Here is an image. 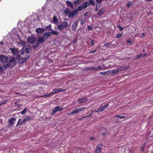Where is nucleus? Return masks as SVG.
Returning <instances> with one entry per match:
<instances>
[{"mask_svg": "<svg viewBox=\"0 0 153 153\" xmlns=\"http://www.w3.org/2000/svg\"><path fill=\"white\" fill-rule=\"evenodd\" d=\"M68 26V24L67 22H62L60 23L58 25L57 27L58 29L60 31L63 30L64 28H66Z\"/></svg>", "mask_w": 153, "mask_h": 153, "instance_id": "f257e3e1", "label": "nucleus"}, {"mask_svg": "<svg viewBox=\"0 0 153 153\" xmlns=\"http://www.w3.org/2000/svg\"><path fill=\"white\" fill-rule=\"evenodd\" d=\"M126 67H120L118 68L116 70H114L110 71V74L113 75L114 74H116L119 72L120 71L122 70H126Z\"/></svg>", "mask_w": 153, "mask_h": 153, "instance_id": "f03ea898", "label": "nucleus"}, {"mask_svg": "<svg viewBox=\"0 0 153 153\" xmlns=\"http://www.w3.org/2000/svg\"><path fill=\"white\" fill-rule=\"evenodd\" d=\"M11 67H13L16 64V58L12 57L10 58L9 61L7 63Z\"/></svg>", "mask_w": 153, "mask_h": 153, "instance_id": "7ed1b4c3", "label": "nucleus"}, {"mask_svg": "<svg viewBox=\"0 0 153 153\" xmlns=\"http://www.w3.org/2000/svg\"><path fill=\"white\" fill-rule=\"evenodd\" d=\"M63 109L62 107L59 106H56L54 109L53 110L51 113V115H53L57 111H60L63 110Z\"/></svg>", "mask_w": 153, "mask_h": 153, "instance_id": "20e7f679", "label": "nucleus"}, {"mask_svg": "<svg viewBox=\"0 0 153 153\" xmlns=\"http://www.w3.org/2000/svg\"><path fill=\"white\" fill-rule=\"evenodd\" d=\"M0 60L3 63H7L8 60V58L6 56L0 55Z\"/></svg>", "mask_w": 153, "mask_h": 153, "instance_id": "39448f33", "label": "nucleus"}, {"mask_svg": "<svg viewBox=\"0 0 153 153\" xmlns=\"http://www.w3.org/2000/svg\"><path fill=\"white\" fill-rule=\"evenodd\" d=\"M66 91L65 89L63 90V88H58L57 89H54L53 90V91L51 92V95H53L54 94L59 93L61 91Z\"/></svg>", "mask_w": 153, "mask_h": 153, "instance_id": "423d86ee", "label": "nucleus"}, {"mask_svg": "<svg viewBox=\"0 0 153 153\" xmlns=\"http://www.w3.org/2000/svg\"><path fill=\"white\" fill-rule=\"evenodd\" d=\"M108 104H106L105 105L99 108L98 110L95 111V112H99L103 111L105 108L108 107Z\"/></svg>", "mask_w": 153, "mask_h": 153, "instance_id": "0eeeda50", "label": "nucleus"}, {"mask_svg": "<svg viewBox=\"0 0 153 153\" xmlns=\"http://www.w3.org/2000/svg\"><path fill=\"white\" fill-rule=\"evenodd\" d=\"M102 144H98L96 147L95 153H100V150L102 148Z\"/></svg>", "mask_w": 153, "mask_h": 153, "instance_id": "6e6552de", "label": "nucleus"}, {"mask_svg": "<svg viewBox=\"0 0 153 153\" xmlns=\"http://www.w3.org/2000/svg\"><path fill=\"white\" fill-rule=\"evenodd\" d=\"M9 122V126L10 128H11L12 125L16 121V119L13 117L8 120Z\"/></svg>", "mask_w": 153, "mask_h": 153, "instance_id": "1a4fd4ad", "label": "nucleus"}, {"mask_svg": "<svg viewBox=\"0 0 153 153\" xmlns=\"http://www.w3.org/2000/svg\"><path fill=\"white\" fill-rule=\"evenodd\" d=\"M9 52L10 51V53H12L13 54L16 55L17 54L18 52L17 49L15 48H9Z\"/></svg>", "mask_w": 153, "mask_h": 153, "instance_id": "9d476101", "label": "nucleus"}, {"mask_svg": "<svg viewBox=\"0 0 153 153\" xmlns=\"http://www.w3.org/2000/svg\"><path fill=\"white\" fill-rule=\"evenodd\" d=\"M77 25L78 23L76 22H74L72 25L71 28L74 32L76 31Z\"/></svg>", "mask_w": 153, "mask_h": 153, "instance_id": "9b49d317", "label": "nucleus"}, {"mask_svg": "<svg viewBox=\"0 0 153 153\" xmlns=\"http://www.w3.org/2000/svg\"><path fill=\"white\" fill-rule=\"evenodd\" d=\"M36 39L33 37H31L27 39L28 42L30 43H33L36 41Z\"/></svg>", "mask_w": 153, "mask_h": 153, "instance_id": "f8f14e48", "label": "nucleus"}, {"mask_svg": "<svg viewBox=\"0 0 153 153\" xmlns=\"http://www.w3.org/2000/svg\"><path fill=\"white\" fill-rule=\"evenodd\" d=\"M85 108V107H82L80 108H76L74 110V112H75V114H76V113H79L81 111L83 110H84Z\"/></svg>", "mask_w": 153, "mask_h": 153, "instance_id": "ddd939ff", "label": "nucleus"}, {"mask_svg": "<svg viewBox=\"0 0 153 153\" xmlns=\"http://www.w3.org/2000/svg\"><path fill=\"white\" fill-rule=\"evenodd\" d=\"M21 119L20 118L19 119L17 123V126L18 125L20 126L22 124L25 123L27 122L25 118L21 122Z\"/></svg>", "mask_w": 153, "mask_h": 153, "instance_id": "4468645a", "label": "nucleus"}, {"mask_svg": "<svg viewBox=\"0 0 153 153\" xmlns=\"http://www.w3.org/2000/svg\"><path fill=\"white\" fill-rule=\"evenodd\" d=\"M77 10H75L73 12H70L68 16L70 17H73L75 15H76L77 14Z\"/></svg>", "mask_w": 153, "mask_h": 153, "instance_id": "2eb2a0df", "label": "nucleus"}, {"mask_svg": "<svg viewBox=\"0 0 153 153\" xmlns=\"http://www.w3.org/2000/svg\"><path fill=\"white\" fill-rule=\"evenodd\" d=\"M44 30V29L43 28H37L36 30V32L38 34L41 33H43Z\"/></svg>", "mask_w": 153, "mask_h": 153, "instance_id": "dca6fc26", "label": "nucleus"}, {"mask_svg": "<svg viewBox=\"0 0 153 153\" xmlns=\"http://www.w3.org/2000/svg\"><path fill=\"white\" fill-rule=\"evenodd\" d=\"M51 31L50 33L53 35H58L59 34V33L57 31L55 30H53L51 29Z\"/></svg>", "mask_w": 153, "mask_h": 153, "instance_id": "f3484780", "label": "nucleus"}, {"mask_svg": "<svg viewBox=\"0 0 153 153\" xmlns=\"http://www.w3.org/2000/svg\"><path fill=\"white\" fill-rule=\"evenodd\" d=\"M50 33L49 32H47L45 33L43 36V37L44 39H46L49 37L51 35H50Z\"/></svg>", "mask_w": 153, "mask_h": 153, "instance_id": "a211bd4d", "label": "nucleus"}, {"mask_svg": "<svg viewBox=\"0 0 153 153\" xmlns=\"http://www.w3.org/2000/svg\"><path fill=\"white\" fill-rule=\"evenodd\" d=\"M31 51V49L30 46L29 45H27L25 47V51L27 53H29Z\"/></svg>", "mask_w": 153, "mask_h": 153, "instance_id": "6ab92c4d", "label": "nucleus"}, {"mask_svg": "<svg viewBox=\"0 0 153 153\" xmlns=\"http://www.w3.org/2000/svg\"><path fill=\"white\" fill-rule=\"evenodd\" d=\"M88 100L86 98H80L78 100L79 103H81L86 101Z\"/></svg>", "mask_w": 153, "mask_h": 153, "instance_id": "aec40b11", "label": "nucleus"}, {"mask_svg": "<svg viewBox=\"0 0 153 153\" xmlns=\"http://www.w3.org/2000/svg\"><path fill=\"white\" fill-rule=\"evenodd\" d=\"M90 5V4L89 2L86 1L84 3L82 4V6L83 8H86L87 7H88Z\"/></svg>", "mask_w": 153, "mask_h": 153, "instance_id": "412c9836", "label": "nucleus"}, {"mask_svg": "<svg viewBox=\"0 0 153 153\" xmlns=\"http://www.w3.org/2000/svg\"><path fill=\"white\" fill-rule=\"evenodd\" d=\"M44 38L43 37H40L39 38L38 40V43L37 45L39 43H42L44 41Z\"/></svg>", "mask_w": 153, "mask_h": 153, "instance_id": "4be33fe9", "label": "nucleus"}, {"mask_svg": "<svg viewBox=\"0 0 153 153\" xmlns=\"http://www.w3.org/2000/svg\"><path fill=\"white\" fill-rule=\"evenodd\" d=\"M105 11L104 9H101L98 12V15L99 16H100L102 15Z\"/></svg>", "mask_w": 153, "mask_h": 153, "instance_id": "5701e85b", "label": "nucleus"}, {"mask_svg": "<svg viewBox=\"0 0 153 153\" xmlns=\"http://www.w3.org/2000/svg\"><path fill=\"white\" fill-rule=\"evenodd\" d=\"M100 68V66H99L98 68H95L94 67H89L87 68L88 69V70H97L98 69H99Z\"/></svg>", "mask_w": 153, "mask_h": 153, "instance_id": "b1692460", "label": "nucleus"}, {"mask_svg": "<svg viewBox=\"0 0 153 153\" xmlns=\"http://www.w3.org/2000/svg\"><path fill=\"white\" fill-rule=\"evenodd\" d=\"M58 22V20L57 19L56 17L55 16H54L53 19V22L54 24H56Z\"/></svg>", "mask_w": 153, "mask_h": 153, "instance_id": "393cba45", "label": "nucleus"}, {"mask_svg": "<svg viewBox=\"0 0 153 153\" xmlns=\"http://www.w3.org/2000/svg\"><path fill=\"white\" fill-rule=\"evenodd\" d=\"M26 61V59L25 58H22L19 60V62L21 63H22L25 62Z\"/></svg>", "mask_w": 153, "mask_h": 153, "instance_id": "a878e982", "label": "nucleus"}, {"mask_svg": "<svg viewBox=\"0 0 153 153\" xmlns=\"http://www.w3.org/2000/svg\"><path fill=\"white\" fill-rule=\"evenodd\" d=\"M34 117L32 116L31 117H27L25 118L27 122L33 120L34 118Z\"/></svg>", "mask_w": 153, "mask_h": 153, "instance_id": "bb28decb", "label": "nucleus"}, {"mask_svg": "<svg viewBox=\"0 0 153 153\" xmlns=\"http://www.w3.org/2000/svg\"><path fill=\"white\" fill-rule=\"evenodd\" d=\"M27 111V108H25L20 113L22 114H25L26 111Z\"/></svg>", "mask_w": 153, "mask_h": 153, "instance_id": "cd10ccee", "label": "nucleus"}, {"mask_svg": "<svg viewBox=\"0 0 153 153\" xmlns=\"http://www.w3.org/2000/svg\"><path fill=\"white\" fill-rule=\"evenodd\" d=\"M70 12V10L68 9L65 10V13L68 16Z\"/></svg>", "mask_w": 153, "mask_h": 153, "instance_id": "c85d7f7f", "label": "nucleus"}, {"mask_svg": "<svg viewBox=\"0 0 153 153\" xmlns=\"http://www.w3.org/2000/svg\"><path fill=\"white\" fill-rule=\"evenodd\" d=\"M67 4L68 6L71 7H73V4L72 2L69 1H67Z\"/></svg>", "mask_w": 153, "mask_h": 153, "instance_id": "c756f323", "label": "nucleus"}, {"mask_svg": "<svg viewBox=\"0 0 153 153\" xmlns=\"http://www.w3.org/2000/svg\"><path fill=\"white\" fill-rule=\"evenodd\" d=\"M83 6L82 5L79 6L77 8V11H81L83 9Z\"/></svg>", "mask_w": 153, "mask_h": 153, "instance_id": "7c9ffc66", "label": "nucleus"}, {"mask_svg": "<svg viewBox=\"0 0 153 153\" xmlns=\"http://www.w3.org/2000/svg\"><path fill=\"white\" fill-rule=\"evenodd\" d=\"M51 93H52V92H50L49 94H46L45 95H43L42 96V97H49L51 95Z\"/></svg>", "mask_w": 153, "mask_h": 153, "instance_id": "2f4dec72", "label": "nucleus"}, {"mask_svg": "<svg viewBox=\"0 0 153 153\" xmlns=\"http://www.w3.org/2000/svg\"><path fill=\"white\" fill-rule=\"evenodd\" d=\"M133 4V3L132 2H129L127 4V7H129L131 6H132Z\"/></svg>", "mask_w": 153, "mask_h": 153, "instance_id": "473e14b6", "label": "nucleus"}, {"mask_svg": "<svg viewBox=\"0 0 153 153\" xmlns=\"http://www.w3.org/2000/svg\"><path fill=\"white\" fill-rule=\"evenodd\" d=\"M107 72H105V71L100 72L99 73V74H100L101 75H105L106 74Z\"/></svg>", "mask_w": 153, "mask_h": 153, "instance_id": "72a5a7b5", "label": "nucleus"}, {"mask_svg": "<svg viewBox=\"0 0 153 153\" xmlns=\"http://www.w3.org/2000/svg\"><path fill=\"white\" fill-rule=\"evenodd\" d=\"M20 43L23 46H24L25 44V42L23 41H21Z\"/></svg>", "mask_w": 153, "mask_h": 153, "instance_id": "f704fd0d", "label": "nucleus"}, {"mask_svg": "<svg viewBox=\"0 0 153 153\" xmlns=\"http://www.w3.org/2000/svg\"><path fill=\"white\" fill-rule=\"evenodd\" d=\"M9 67H10V65H9L8 63L7 64L4 65L3 66V68H7Z\"/></svg>", "mask_w": 153, "mask_h": 153, "instance_id": "c9c22d12", "label": "nucleus"}, {"mask_svg": "<svg viewBox=\"0 0 153 153\" xmlns=\"http://www.w3.org/2000/svg\"><path fill=\"white\" fill-rule=\"evenodd\" d=\"M85 18L82 19L81 20V24H84L85 22Z\"/></svg>", "mask_w": 153, "mask_h": 153, "instance_id": "e433bc0d", "label": "nucleus"}, {"mask_svg": "<svg viewBox=\"0 0 153 153\" xmlns=\"http://www.w3.org/2000/svg\"><path fill=\"white\" fill-rule=\"evenodd\" d=\"M89 3H90V4L93 5H94L95 4L94 1L93 0H90Z\"/></svg>", "mask_w": 153, "mask_h": 153, "instance_id": "4c0bfd02", "label": "nucleus"}, {"mask_svg": "<svg viewBox=\"0 0 153 153\" xmlns=\"http://www.w3.org/2000/svg\"><path fill=\"white\" fill-rule=\"evenodd\" d=\"M115 117H119L120 118V119H122V118H125V117L123 116H120L119 115H116L115 116Z\"/></svg>", "mask_w": 153, "mask_h": 153, "instance_id": "58836bf2", "label": "nucleus"}, {"mask_svg": "<svg viewBox=\"0 0 153 153\" xmlns=\"http://www.w3.org/2000/svg\"><path fill=\"white\" fill-rule=\"evenodd\" d=\"M7 101L0 102V105H4L5 104Z\"/></svg>", "mask_w": 153, "mask_h": 153, "instance_id": "ea45409f", "label": "nucleus"}, {"mask_svg": "<svg viewBox=\"0 0 153 153\" xmlns=\"http://www.w3.org/2000/svg\"><path fill=\"white\" fill-rule=\"evenodd\" d=\"M122 36V34L121 33H119L117 35V38H120Z\"/></svg>", "mask_w": 153, "mask_h": 153, "instance_id": "a19ab883", "label": "nucleus"}, {"mask_svg": "<svg viewBox=\"0 0 153 153\" xmlns=\"http://www.w3.org/2000/svg\"><path fill=\"white\" fill-rule=\"evenodd\" d=\"M87 27H88V31H90L92 29V28L91 26L88 25L87 26Z\"/></svg>", "mask_w": 153, "mask_h": 153, "instance_id": "79ce46f5", "label": "nucleus"}, {"mask_svg": "<svg viewBox=\"0 0 153 153\" xmlns=\"http://www.w3.org/2000/svg\"><path fill=\"white\" fill-rule=\"evenodd\" d=\"M75 114L74 110H73L71 113L68 114V115H70L72 114Z\"/></svg>", "mask_w": 153, "mask_h": 153, "instance_id": "37998d69", "label": "nucleus"}, {"mask_svg": "<svg viewBox=\"0 0 153 153\" xmlns=\"http://www.w3.org/2000/svg\"><path fill=\"white\" fill-rule=\"evenodd\" d=\"M21 53L22 55H23L25 53V51L24 50H21Z\"/></svg>", "mask_w": 153, "mask_h": 153, "instance_id": "c03bdc74", "label": "nucleus"}, {"mask_svg": "<svg viewBox=\"0 0 153 153\" xmlns=\"http://www.w3.org/2000/svg\"><path fill=\"white\" fill-rule=\"evenodd\" d=\"M96 1L98 3H100L101 2L102 0H96Z\"/></svg>", "mask_w": 153, "mask_h": 153, "instance_id": "a18cd8bd", "label": "nucleus"}, {"mask_svg": "<svg viewBox=\"0 0 153 153\" xmlns=\"http://www.w3.org/2000/svg\"><path fill=\"white\" fill-rule=\"evenodd\" d=\"M89 117V115H88V116H85V117H82V118L81 119H83V118H85V117H87V118H88V117Z\"/></svg>", "mask_w": 153, "mask_h": 153, "instance_id": "49530a36", "label": "nucleus"}, {"mask_svg": "<svg viewBox=\"0 0 153 153\" xmlns=\"http://www.w3.org/2000/svg\"><path fill=\"white\" fill-rule=\"evenodd\" d=\"M96 51V50H95L94 51H90V52H89V53H93L95 52Z\"/></svg>", "mask_w": 153, "mask_h": 153, "instance_id": "de8ad7c7", "label": "nucleus"}, {"mask_svg": "<svg viewBox=\"0 0 153 153\" xmlns=\"http://www.w3.org/2000/svg\"><path fill=\"white\" fill-rule=\"evenodd\" d=\"M109 45V43H106L105 45H104L105 46H108Z\"/></svg>", "mask_w": 153, "mask_h": 153, "instance_id": "09e8293b", "label": "nucleus"}, {"mask_svg": "<svg viewBox=\"0 0 153 153\" xmlns=\"http://www.w3.org/2000/svg\"><path fill=\"white\" fill-rule=\"evenodd\" d=\"M3 69L2 67L0 66V71H3Z\"/></svg>", "mask_w": 153, "mask_h": 153, "instance_id": "8fccbe9b", "label": "nucleus"}, {"mask_svg": "<svg viewBox=\"0 0 153 153\" xmlns=\"http://www.w3.org/2000/svg\"><path fill=\"white\" fill-rule=\"evenodd\" d=\"M142 36H141V37L143 38L145 36L144 34L143 33L142 34Z\"/></svg>", "mask_w": 153, "mask_h": 153, "instance_id": "3c124183", "label": "nucleus"}, {"mask_svg": "<svg viewBox=\"0 0 153 153\" xmlns=\"http://www.w3.org/2000/svg\"><path fill=\"white\" fill-rule=\"evenodd\" d=\"M90 140H94V137H91L90 138Z\"/></svg>", "mask_w": 153, "mask_h": 153, "instance_id": "603ef678", "label": "nucleus"}, {"mask_svg": "<svg viewBox=\"0 0 153 153\" xmlns=\"http://www.w3.org/2000/svg\"><path fill=\"white\" fill-rule=\"evenodd\" d=\"M127 42L129 43H131V41L130 40H127Z\"/></svg>", "mask_w": 153, "mask_h": 153, "instance_id": "864d4df0", "label": "nucleus"}, {"mask_svg": "<svg viewBox=\"0 0 153 153\" xmlns=\"http://www.w3.org/2000/svg\"><path fill=\"white\" fill-rule=\"evenodd\" d=\"M91 44L92 45H93L94 44V43L93 42V40L91 41Z\"/></svg>", "mask_w": 153, "mask_h": 153, "instance_id": "5fc2aeb1", "label": "nucleus"}, {"mask_svg": "<svg viewBox=\"0 0 153 153\" xmlns=\"http://www.w3.org/2000/svg\"><path fill=\"white\" fill-rule=\"evenodd\" d=\"M142 56V54H141L140 55H138L137 56V58H140V57L141 56Z\"/></svg>", "mask_w": 153, "mask_h": 153, "instance_id": "6e6d98bb", "label": "nucleus"}, {"mask_svg": "<svg viewBox=\"0 0 153 153\" xmlns=\"http://www.w3.org/2000/svg\"><path fill=\"white\" fill-rule=\"evenodd\" d=\"M144 146H143L141 148V149L142 150V151H143V150H144Z\"/></svg>", "mask_w": 153, "mask_h": 153, "instance_id": "4d7b16f0", "label": "nucleus"}, {"mask_svg": "<svg viewBox=\"0 0 153 153\" xmlns=\"http://www.w3.org/2000/svg\"><path fill=\"white\" fill-rule=\"evenodd\" d=\"M47 27H48V26H47ZM48 27H51V24L49 25L48 26Z\"/></svg>", "mask_w": 153, "mask_h": 153, "instance_id": "13d9d810", "label": "nucleus"}, {"mask_svg": "<svg viewBox=\"0 0 153 153\" xmlns=\"http://www.w3.org/2000/svg\"><path fill=\"white\" fill-rule=\"evenodd\" d=\"M97 5L96 6V8L95 9V11H97V10H98L97 9Z\"/></svg>", "mask_w": 153, "mask_h": 153, "instance_id": "bf43d9fd", "label": "nucleus"}, {"mask_svg": "<svg viewBox=\"0 0 153 153\" xmlns=\"http://www.w3.org/2000/svg\"><path fill=\"white\" fill-rule=\"evenodd\" d=\"M3 42L2 41H1V42H0V44H3Z\"/></svg>", "mask_w": 153, "mask_h": 153, "instance_id": "052dcab7", "label": "nucleus"}, {"mask_svg": "<svg viewBox=\"0 0 153 153\" xmlns=\"http://www.w3.org/2000/svg\"><path fill=\"white\" fill-rule=\"evenodd\" d=\"M105 134V133H103L102 134V135H104Z\"/></svg>", "mask_w": 153, "mask_h": 153, "instance_id": "680f3d73", "label": "nucleus"}, {"mask_svg": "<svg viewBox=\"0 0 153 153\" xmlns=\"http://www.w3.org/2000/svg\"><path fill=\"white\" fill-rule=\"evenodd\" d=\"M38 45H36V47H38Z\"/></svg>", "mask_w": 153, "mask_h": 153, "instance_id": "e2e57ef3", "label": "nucleus"}]
</instances>
